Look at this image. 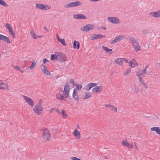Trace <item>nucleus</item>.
<instances>
[{
	"label": "nucleus",
	"instance_id": "nucleus-1",
	"mask_svg": "<svg viewBox=\"0 0 160 160\" xmlns=\"http://www.w3.org/2000/svg\"><path fill=\"white\" fill-rule=\"evenodd\" d=\"M55 53L57 54L58 61L60 62H65L66 61L67 57L65 54L61 52H55Z\"/></svg>",
	"mask_w": 160,
	"mask_h": 160
},
{
	"label": "nucleus",
	"instance_id": "nucleus-2",
	"mask_svg": "<svg viewBox=\"0 0 160 160\" xmlns=\"http://www.w3.org/2000/svg\"><path fill=\"white\" fill-rule=\"evenodd\" d=\"M43 110V108L42 107V104L40 102L36 105L33 109L34 112L37 115H40Z\"/></svg>",
	"mask_w": 160,
	"mask_h": 160
},
{
	"label": "nucleus",
	"instance_id": "nucleus-3",
	"mask_svg": "<svg viewBox=\"0 0 160 160\" xmlns=\"http://www.w3.org/2000/svg\"><path fill=\"white\" fill-rule=\"evenodd\" d=\"M95 25L93 24H88L82 27L81 30L83 32H88L93 30L95 28Z\"/></svg>",
	"mask_w": 160,
	"mask_h": 160
},
{
	"label": "nucleus",
	"instance_id": "nucleus-4",
	"mask_svg": "<svg viewBox=\"0 0 160 160\" xmlns=\"http://www.w3.org/2000/svg\"><path fill=\"white\" fill-rule=\"evenodd\" d=\"M42 136L43 138L45 141H48L51 138V136L49 133V130L46 128H45L43 132Z\"/></svg>",
	"mask_w": 160,
	"mask_h": 160
},
{
	"label": "nucleus",
	"instance_id": "nucleus-5",
	"mask_svg": "<svg viewBox=\"0 0 160 160\" xmlns=\"http://www.w3.org/2000/svg\"><path fill=\"white\" fill-rule=\"evenodd\" d=\"M108 20L114 24H118L120 23V20L117 18L111 17H108Z\"/></svg>",
	"mask_w": 160,
	"mask_h": 160
},
{
	"label": "nucleus",
	"instance_id": "nucleus-6",
	"mask_svg": "<svg viewBox=\"0 0 160 160\" xmlns=\"http://www.w3.org/2000/svg\"><path fill=\"white\" fill-rule=\"evenodd\" d=\"M23 96L24 98V100L28 104L32 107H33L34 106V102L31 98L24 95H23Z\"/></svg>",
	"mask_w": 160,
	"mask_h": 160
},
{
	"label": "nucleus",
	"instance_id": "nucleus-7",
	"mask_svg": "<svg viewBox=\"0 0 160 160\" xmlns=\"http://www.w3.org/2000/svg\"><path fill=\"white\" fill-rule=\"evenodd\" d=\"M105 37V36L104 35H102L101 34H94L92 35L91 39L92 40H94V39L103 38Z\"/></svg>",
	"mask_w": 160,
	"mask_h": 160
},
{
	"label": "nucleus",
	"instance_id": "nucleus-8",
	"mask_svg": "<svg viewBox=\"0 0 160 160\" xmlns=\"http://www.w3.org/2000/svg\"><path fill=\"white\" fill-rule=\"evenodd\" d=\"M124 37V36L123 35H119L116 37L111 42V44H113L123 39Z\"/></svg>",
	"mask_w": 160,
	"mask_h": 160
},
{
	"label": "nucleus",
	"instance_id": "nucleus-9",
	"mask_svg": "<svg viewBox=\"0 0 160 160\" xmlns=\"http://www.w3.org/2000/svg\"><path fill=\"white\" fill-rule=\"evenodd\" d=\"M73 18L76 19H86V17L83 14H77L73 15Z\"/></svg>",
	"mask_w": 160,
	"mask_h": 160
},
{
	"label": "nucleus",
	"instance_id": "nucleus-10",
	"mask_svg": "<svg viewBox=\"0 0 160 160\" xmlns=\"http://www.w3.org/2000/svg\"><path fill=\"white\" fill-rule=\"evenodd\" d=\"M121 143L123 146L128 147L129 149H132L133 148V145L132 144H130L129 143L124 140L122 141Z\"/></svg>",
	"mask_w": 160,
	"mask_h": 160
},
{
	"label": "nucleus",
	"instance_id": "nucleus-11",
	"mask_svg": "<svg viewBox=\"0 0 160 160\" xmlns=\"http://www.w3.org/2000/svg\"><path fill=\"white\" fill-rule=\"evenodd\" d=\"M72 97L77 101H79V98L77 93V91H76V90H73L72 93Z\"/></svg>",
	"mask_w": 160,
	"mask_h": 160
},
{
	"label": "nucleus",
	"instance_id": "nucleus-12",
	"mask_svg": "<svg viewBox=\"0 0 160 160\" xmlns=\"http://www.w3.org/2000/svg\"><path fill=\"white\" fill-rule=\"evenodd\" d=\"M132 44H133V47L135 50H136V51H139L140 50L141 48L139 46V44L138 42L136 41Z\"/></svg>",
	"mask_w": 160,
	"mask_h": 160
},
{
	"label": "nucleus",
	"instance_id": "nucleus-13",
	"mask_svg": "<svg viewBox=\"0 0 160 160\" xmlns=\"http://www.w3.org/2000/svg\"><path fill=\"white\" fill-rule=\"evenodd\" d=\"M95 88H93L92 92L95 93H97L98 92H100L102 91V89L103 88L102 86H96Z\"/></svg>",
	"mask_w": 160,
	"mask_h": 160
},
{
	"label": "nucleus",
	"instance_id": "nucleus-14",
	"mask_svg": "<svg viewBox=\"0 0 160 160\" xmlns=\"http://www.w3.org/2000/svg\"><path fill=\"white\" fill-rule=\"evenodd\" d=\"M149 14L155 18L160 17V10L156 12H151L149 13Z\"/></svg>",
	"mask_w": 160,
	"mask_h": 160
},
{
	"label": "nucleus",
	"instance_id": "nucleus-15",
	"mask_svg": "<svg viewBox=\"0 0 160 160\" xmlns=\"http://www.w3.org/2000/svg\"><path fill=\"white\" fill-rule=\"evenodd\" d=\"M70 91V90L69 89L64 88L63 92V95L65 96V98H67L69 97Z\"/></svg>",
	"mask_w": 160,
	"mask_h": 160
},
{
	"label": "nucleus",
	"instance_id": "nucleus-16",
	"mask_svg": "<svg viewBox=\"0 0 160 160\" xmlns=\"http://www.w3.org/2000/svg\"><path fill=\"white\" fill-rule=\"evenodd\" d=\"M97 84L96 83H90L88 84L86 87V89L89 91L92 88L96 86Z\"/></svg>",
	"mask_w": 160,
	"mask_h": 160
},
{
	"label": "nucleus",
	"instance_id": "nucleus-17",
	"mask_svg": "<svg viewBox=\"0 0 160 160\" xmlns=\"http://www.w3.org/2000/svg\"><path fill=\"white\" fill-rule=\"evenodd\" d=\"M57 98L59 100L62 101L63 100L66 101L67 100L65 99V97L63 95H62L61 94H57L56 95Z\"/></svg>",
	"mask_w": 160,
	"mask_h": 160
},
{
	"label": "nucleus",
	"instance_id": "nucleus-18",
	"mask_svg": "<svg viewBox=\"0 0 160 160\" xmlns=\"http://www.w3.org/2000/svg\"><path fill=\"white\" fill-rule=\"evenodd\" d=\"M152 131H155L157 134L160 136V129L158 127H153L151 128Z\"/></svg>",
	"mask_w": 160,
	"mask_h": 160
},
{
	"label": "nucleus",
	"instance_id": "nucleus-19",
	"mask_svg": "<svg viewBox=\"0 0 160 160\" xmlns=\"http://www.w3.org/2000/svg\"><path fill=\"white\" fill-rule=\"evenodd\" d=\"M80 43L78 41L74 40L73 43V47L75 49H78L80 48Z\"/></svg>",
	"mask_w": 160,
	"mask_h": 160
},
{
	"label": "nucleus",
	"instance_id": "nucleus-20",
	"mask_svg": "<svg viewBox=\"0 0 160 160\" xmlns=\"http://www.w3.org/2000/svg\"><path fill=\"white\" fill-rule=\"evenodd\" d=\"M102 48L106 52V53H109V54H112L113 53L112 50V49H109L107 47L105 46H102Z\"/></svg>",
	"mask_w": 160,
	"mask_h": 160
},
{
	"label": "nucleus",
	"instance_id": "nucleus-21",
	"mask_svg": "<svg viewBox=\"0 0 160 160\" xmlns=\"http://www.w3.org/2000/svg\"><path fill=\"white\" fill-rule=\"evenodd\" d=\"M2 40L4 41L5 42L7 43H10L11 42L9 38L3 35Z\"/></svg>",
	"mask_w": 160,
	"mask_h": 160
},
{
	"label": "nucleus",
	"instance_id": "nucleus-22",
	"mask_svg": "<svg viewBox=\"0 0 160 160\" xmlns=\"http://www.w3.org/2000/svg\"><path fill=\"white\" fill-rule=\"evenodd\" d=\"M115 62L117 64L120 66H122L123 64V62L122 58H118L115 60Z\"/></svg>",
	"mask_w": 160,
	"mask_h": 160
},
{
	"label": "nucleus",
	"instance_id": "nucleus-23",
	"mask_svg": "<svg viewBox=\"0 0 160 160\" xmlns=\"http://www.w3.org/2000/svg\"><path fill=\"white\" fill-rule=\"evenodd\" d=\"M73 134L76 137L79 136L78 138H80V132H78V131L76 129H75L74 130V132H73Z\"/></svg>",
	"mask_w": 160,
	"mask_h": 160
},
{
	"label": "nucleus",
	"instance_id": "nucleus-24",
	"mask_svg": "<svg viewBox=\"0 0 160 160\" xmlns=\"http://www.w3.org/2000/svg\"><path fill=\"white\" fill-rule=\"evenodd\" d=\"M5 26L8 30L9 32L12 30V27L10 24L8 23L5 24Z\"/></svg>",
	"mask_w": 160,
	"mask_h": 160
},
{
	"label": "nucleus",
	"instance_id": "nucleus-25",
	"mask_svg": "<svg viewBox=\"0 0 160 160\" xmlns=\"http://www.w3.org/2000/svg\"><path fill=\"white\" fill-rule=\"evenodd\" d=\"M36 8H37L41 9L43 10L44 8V4L40 3H36Z\"/></svg>",
	"mask_w": 160,
	"mask_h": 160
},
{
	"label": "nucleus",
	"instance_id": "nucleus-26",
	"mask_svg": "<svg viewBox=\"0 0 160 160\" xmlns=\"http://www.w3.org/2000/svg\"><path fill=\"white\" fill-rule=\"evenodd\" d=\"M57 54H52L51 56V59L52 61H55L58 60Z\"/></svg>",
	"mask_w": 160,
	"mask_h": 160
},
{
	"label": "nucleus",
	"instance_id": "nucleus-27",
	"mask_svg": "<svg viewBox=\"0 0 160 160\" xmlns=\"http://www.w3.org/2000/svg\"><path fill=\"white\" fill-rule=\"evenodd\" d=\"M73 7H76L78 6H81L82 5V2L80 1H76L75 2H72Z\"/></svg>",
	"mask_w": 160,
	"mask_h": 160
},
{
	"label": "nucleus",
	"instance_id": "nucleus-28",
	"mask_svg": "<svg viewBox=\"0 0 160 160\" xmlns=\"http://www.w3.org/2000/svg\"><path fill=\"white\" fill-rule=\"evenodd\" d=\"M75 86H76V88L74 89V90H76V91H77V90H81L82 88V85L81 84H75Z\"/></svg>",
	"mask_w": 160,
	"mask_h": 160
},
{
	"label": "nucleus",
	"instance_id": "nucleus-29",
	"mask_svg": "<svg viewBox=\"0 0 160 160\" xmlns=\"http://www.w3.org/2000/svg\"><path fill=\"white\" fill-rule=\"evenodd\" d=\"M6 88H8V87L6 86L5 83L1 82L0 83V89H5Z\"/></svg>",
	"mask_w": 160,
	"mask_h": 160
},
{
	"label": "nucleus",
	"instance_id": "nucleus-30",
	"mask_svg": "<svg viewBox=\"0 0 160 160\" xmlns=\"http://www.w3.org/2000/svg\"><path fill=\"white\" fill-rule=\"evenodd\" d=\"M31 37L34 39H37L39 38L42 37V36H38V37H35V33L33 31H31Z\"/></svg>",
	"mask_w": 160,
	"mask_h": 160
},
{
	"label": "nucleus",
	"instance_id": "nucleus-31",
	"mask_svg": "<svg viewBox=\"0 0 160 160\" xmlns=\"http://www.w3.org/2000/svg\"><path fill=\"white\" fill-rule=\"evenodd\" d=\"M85 95L83 97V99L84 100L87 99L91 97L92 96L89 93H87L86 92L85 93Z\"/></svg>",
	"mask_w": 160,
	"mask_h": 160
},
{
	"label": "nucleus",
	"instance_id": "nucleus-32",
	"mask_svg": "<svg viewBox=\"0 0 160 160\" xmlns=\"http://www.w3.org/2000/svg\"><path fill=\"white\" fill-rule=\"evenodd\" d=\"M131 68H130L129 67L128 68L126 69V71L124 72L123 75H126L128 74L129 73L131 72Z\"/></svg>",
	"mask_w": 160,
	"mask_h": 160
},
{
	"label": "nucleus",
	"instance_id": "nucleus-33",
	"mask_svg": "<svg viewBox=\"0 0 160 160\" xmlns=\"http://www.w3.org/2000/svg\"><path fill=\"white\" fill-rule=\"evenodd\" d=\"M0 4L5 7H8V5L3 0H0Z\"/></svg>",
	"mask_w": 160,
	"mask_h": 160
},
{
	"label": "nucleus",
	"instance_id": "nucleus-34",
	"mask_svg": "<svg viewBox=\"0 0 160 160\" xmlns=\"http://www.w3.org/2000/svg\"><path fill=\"white\" fill-rule=\"evenodd\" d=\"M58 42H60L63 46H65L67 45L65 40L64 39H61L59 40Z\"/></svg>",
	"mask_w": 160,
	"mask_h": 160
},
{
	"label": "nucleus",
	"instance_id": "nucleus-35",
	"mask_svg": "<svg viewBox=\"0 0 160 160\" xmlns=\"http://www.w3.org/2000/svg\"><path fill=\"white\" fill-rule=\"evenodd\" d=\"M36 65V62L35 61H32V63L30 67V69L32 70L35 67Z\"/></svg>",
	"mask_w": 160,
	"mask_h": 160
},
{
	"label": "nucleus",
	"instance_id": "nucleus-36",
	"mask_svg": "<svg viewBox=\"0 0 160 160\" xmlns=\"http://www.w3.org/2000/svg\"><path fill=\"white\" fill-rule=\"evenodd\" d=\"M61 113L64 118H65L67 117L68 115L65 113V110L62 109Z\"/></svg>",
	"mask_w": 160,
	"mask_h": 160
},
{
	"label": "nucleus",
	"instance_id": "nucleus-37",
	"mask_svg": "<svg viewBox=\"0 0 160 160\" xmlns=\"http://www.w3.org/2000/svg\"><path fill=\"white\" fill-rule=\"evenodd\" d=\"M139 82L141 83L144 86V87L146 88H148L146 86V84L145 83H144V81L142 80V78L141 77H140L139 78Z\"/></svg>",
	"mask_w": 160,
	"mask_h": 160
},
{
	"label": "nucleus",
	"instance_id": "nucleus-38",
	"mask_svg": "<svg viewBox=\"0 0 160 160\" xmlns=\"http://www.w3.org/2000/svg\"><path fill=\"white\" fill-rule=\"evenodd\" d=\"M129 40L131 42L132 44L136 42V40L132 37H130L129 38Z\"/></svg>",
	"mask_w": 160,
	"mask_h": 160
},
{
	"label": "nucleus",
	"instance_id": "nucleus-39",
	"mask_svg": "<svg viewBox=\"0 0 160 160\" xmlns=\"http://www.w3.org/2000/svg\"><path fill=\"white\" fill-rule=\"evenodd\" d=\"M42 72L45 73L46 74L49 75L50 74V72L47 70V68H46L45 69H43V71H42Z\"/></svg>",
	"mask_w": 160,
	"mask_h": 160
},
{
	"label": "nucleus",
	"instance_id": "nucleus-40",
	"mask_svg": "<svg viewBox=\"0 0 160 160\" xmlns=\"http://www.w3.org/2000/svg\"><path fill=\"white\" fill-rule=\"evenodd\" d=\"M72 7H73V6L72 3V2L65 6V7L67 8H71Z\"/></svg>",
	"mask_w": 160,
	"mask_h": 160
},
{
	"label": "nucleus",
	"instance_id": "nucleus-41",
	"mask_svg": "<svg viewBox=\"0 0 160 160\" xmlns=\"http://www.w3.org/2000/svg\"><path fill=\"white\" fill-rule=\"evenodd\" d=\"M51 8V7L50 6L44 5V8L43 10H47Z\"/></svg>",
	"mask_w": 160,
	"mask_h": 160
},
{
	"label": "nucleus",
	"instance_id": "nucleus-42",
	"mask_svg": "<svg viewBox=\"0 0 160 160\" xmlns=\"http://www.w3.org/2000/svg\"><path fill=\"white\" fill-rule=\"evenodd\" d=\"M9 32L11 33L13 38H15V32L13 31V30L11 31H10Z\"/></svg>",
	"mask_w": 160,
	"mask_h": 160
},
{
	"label": "nucleus",
	"instance_id": "nucleus-43",
	"mask_svg": "<svg viewBox=\"0 0 160 160\" xmlns=\"http://www.w3.org/2000/svg\"><path fill=\"white\" fill-rule=\"evenodd\" d=\"M139 91V90L138 89V86L135 85V93H138Z\"/></svg>",
	"mask_w": 160,
	"mask_h": 160
},
{
	"label": "nucleus",
	"instance_id": "nucleus-44",
	"mask_svg": "<svg viewBox=\"0 0 160 160\" xmlns=\"http://www.w3.org/2000/svg\"><path fill=\"white\" fill-rule=\"evenodd\" d=\"M148 67L147 66L145 67V68L143 69L142 71V72L141 73L142 74H143L146 73V70L147 68H148Z\"/></svg>",
	"mask_w": 160,
	"mask_h": 160
},
{
	"label": "nucleus",
	"instance_id": "nucleus-45",
	"mask_svg": "<svg viewBox=\"0 0 160 160\" xmlns=\"http://www.w3.org/2000/svg\"><path fill=\"white\" fill-rule=\"evenodd\" d=\"M42 62L43 64H45L46 62H49V61L47 59V58H44L43 59Z\"/></svg>",
	"mask_w": 160,
	"mask_h": 160
},
{
	"label": "nucleus",
	"instance_id": "nucleus-46",
	"mask_svg": "<svg viewBox=\"0 0 160 160\" xmlns=\"http://www.w3.org/2000/svg\"><path fill=\"white\" fill-rule=\"evenodd\" d=\"M41 68L42 70V71H43V69H45L46 68H47L45 65L44 64H42L41 66Z\"/></svg>",
	"mask_w": 160,
	"mask_h": 160
},
{
	"label": "nucleus",
	"instance_id": "nucleus-47",
	"mask_svg": "<svg viewBox=\"0 0 160 160\" xmlns=\"http://www.w3.org/2000/svg\"><path fill=\"white\" fill-rule=\"evenodd\" d=\"M69 83H71L72 84H73V86H75V83H74V80L73 79H70V81H69Z\"/></svg>",
	"mask_w": 160,
	"mask_h": 160
},
{
	"label": "nucleus",
	"instance_id": "nucleus-48",
	"mask_svg": "<svg viewBox=\"0 0 160 160\" xmlns=\"http://www.w3.org/2000/svg\"><path fill=\"white\" fill-rule=\"evenodd\" d=\"M129 63H130V64L129 65L131 67H132V68H134V67H135V65H134V66L132 65L133 62L132 61H130Z\"/></svg>",
	"mask_w": 160,
	"mask_h": 160
},
{
	"label": "nucleus",
	"instance_id": "nucleus-49",
	"mask_svg": "<svg viewBox=\"0 0 160 160\" xmlns=\"http://www.w3.org/2000/svg\"><path fill=\"white\" fill-rule=\"evenodd\" d=\"M149 32V31H148L147 30H142V33L144 34H146L147 33H148Z\"/></svg>",
	"mask_w": 160,
	"mask_h": 160
},
{
	"label": "nucleus",
	"instance_id": "nucleus-50",
	"mask_svg": "<svg viewBox=\"0 0 160 160\" xmlns=\"http://www.w3.org/2000/svg\"><path fill=\"white\" fill-rule=\"evenodd\" d=\"M14 68L16 69L17 70H21V69L18 66H14Z\"/></svg>",
	"mask_w": 160,
	"mask_h": 160
},
{
	"label": "nucleus",
	"instance_id": "nucleus-51",
	"mask_svg": "<svg viewBox=\"0 0 160 160\" xmlns=\"http://www.w3.org/2000/svg\"><path fill=\"white\" fill-rule=\"evenodd\" d=\"M55 111L57 112L58 114H60V112L59 110L58 109H56L55 110Z\"/></svg>",
	"mask_w": 160,
	"mask_h": 160
},
{
	"label": "nucleus",
	"instance_id": "nucleus-52",
	"mask_svg": "<svg viewBox=\"0 0 160 160\" xmlns=\"http://www.w3.org/2000/svg\"><path fill=\"white\" fill-rule=\"evenodd\" d=\"M112 110L113 111H115L116 112H117V108L116 107H115L113 106L112 107Z\"/></svg>",
	"mask_w": 160,
	"mask_h": 160
},
{
	"label": "nucleus",
	"instance_id": "nucleus-53",
	"mask_svg": "<svg viewBox=\"0 0 160 160\" xmlns=\"http://www.w3.org/2000/svg\"><path fill=\"white\" fill-rule=\"evenodd\" d=\"M122 61H124L126 63H129L127 59L126 58H122Z\"/></svg>",
	"mask_w": 160,
	"mask_h": 160
},
{
	"label": "nucleus",
	"instance_id": "nucleus-54",
	"mask_svg": "<svg viewBox=\"0 0 160 160\" xmlns=\"http://www.w3.org/2000/svg\"><path fill=\"white\" fill-rule=\"evenodd\" d=\"M55 109V108H51L50 110V113L52 112Z\"/></svg>",
	"mask_w": 160,
	"mask_h": 160
},
{
	"label": "nucleus",
	"instance_id": "nucleus-55",
	"mask_svg": "<svg viewBox=\"0 0 160 160\" xmlns=\"http://www.w3.org/2000/svg\"><path fill=\"white\" fill-rule=\"evenodd\" d=\"M64 88H67V89H69L70 90V88H69V85H65V87Z\"/></svg>",
	"mask_w": 160,
	"mask_h": 160
},
{
	"label": "nucleus",
	"instance_id": "nucleus-56",
	"mask_svg": "<svg viewBox=\"0 0 160 160\" xmlns=\"http://www.w3.org/2000/svg\"><path fill=\"white\" fill-rule=\"evenodd\" d=\"M56 36H57V40H58V41L60 39H61V38H59V36L58 35V34H57V35H56Z\"/></svg>",
	"mask_w": 160,
	"mask_h": 160
},
{
	"label": "nucleus",
	"instance_id": "nucleus-57",
	"mask_svg": "<svg viewBox=\"0 0 160 160\" xmlns=\"http://www.w3.org/2000/svg\"><path fill=\"white\" fill-rule=\"evenodd\" d=\"M105 106L106 107H112V105H109V104H105Z\"/></svg>",
	"mask_w": 160,
	"mask_h": 160
},
{
	"label": "nucleus",
	"instance_id": "nucleus-58",
	"mask_svg": "<svg viewBox=\"0 0 160 160\" xmlns=\"http://www.w3.org/2000/svg\"><path fill=\"white\" fill-rule=\"evenodd\" d=\"M28 61H26L25 62V66L27 65L28 64Z\"/></svg>",
	"mask_w": 160,
	"mask_h": 160
},
{
	"label": "nucleus",
	"instance_id": "nucleus-59",
	"mask_svg": "<svg viewBox=\"0 0 160 160\" xmlns=\"http://www.w3.org/2000/svg\"><path fill=\"white\" fill-rule=\"evenodd\" d=\"M3 35H2L0 34V40H2Z\"/></svg>",
	"mask_w": 160,
	"mask_h": 160
},
{
	"label": "nucleus",
	"instance_id": "nucleus-60",
	"mask_svg": "<svg viewBox=\"0 0 160 160\" xmlns=\"http://www.w3.org/2000/svg\"><path fill=\"white\" fill-rule=\"evenodd\" d=\"M142 75V74L141 73L140 74L139 73H137V75L138 76V77H139L140 75Z\"/></svg>",
	"mask_w": 160,
	"mask_h": 160
},
{
	"label": "nucleus",
	"instance_id": "nucleus-61",
	"mask_svg": "<svg viewBox=\"0 0 160 160\" xmlns=\"http://www.w3.org/2000/svg\"><path fill=\"white\" fill-rule=\"evenodd\" d=\"M134 65L135 66H138V64L137 63H135L134 64Z\"/></svg>",
	"mask_w": 160,
	"mask_h": 160
},
{
	"label": "nucleus",
	"instance_id": "nucleus-62",
	"mask_svg": "<svg viewBox=\"0 0 160 160\" xmlns=\"http://www.w3.org/2000/svg\"><path fill=\"white\" fill-rule=\"evenodd\" d=\"M69 85V82H66L65 85Z\"/></svg>",
	"mask_w": 160,
	"mask_h": 160
},
{
	"label": "nucleus",
	"instance_id": "nucleus-63",
	"mask_svg": "<svg viewBox=\"0 0 160 160\" xmlns=\"http://www.w3.org/2000/svg\"><path fill=\"white\" fill-rule=\"evenodd\" d=\"M102 28L104 30H106V28L105 27H102Z\"/></svg>",
	"mask_w": 160,
	"mask_h": 160
},
{
	"label": "nucleus",
	"instance_id": "nucleus-64",
	"mask_svg": "<svg viewBox=\"0 0 160 160\" xmlns=\"http://www.w3.org/2000/svg\"><path fill=\"white\" fill-rule=\"evenodd\" d=\"M44 28L45 30H46L47 31H48L47 29V28L46 27H45Z\"/></svg>",
	"mask_w": 160,
	"mask_h": 160
}]
</instances>
